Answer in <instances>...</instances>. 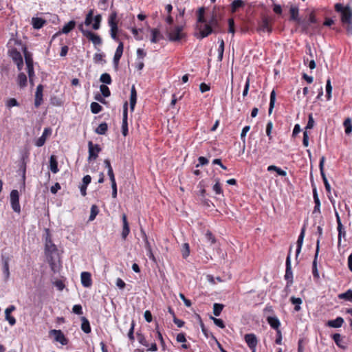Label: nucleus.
<instances>
[{
    "mask_svg": "<svg viewBox=\"0 0 352 352\" xmlns=\"http://www.w3.org/2000/svg\"><path fill=\"white\" fill-rule=\"evenodd\" d=\"M182 254L184 258H186L190 254V246L189 244L185 243L182 245Z\"/></svg>",
    "mask_w": 352,
    "mask_h": 352,
    "instance_id": "a18cd8bd",
    "label": "nucleus"
},
{
    "mask_svg": "<svg viewBox=\"0 0 352 352\" xmlns=\"http://www.w3.org/2000/svg\"><path fill=\"white\" fill-rule=\"evenodd\" d=\"M27 69H28L30 83L33 86L34 85L33 78L34 76V66L33 65L31 66V69H30V67H27Z\"/></svg>",
    "mask_w": 352,
    "mask_h": 352,
    "instance_id": "e2e57ef3",
    "label": "nucleus"
},
{
    "mask_svg": "<svg viewBox=\"0 0 352 352\" xmlns=\"http://www.w3.org/2000/svg\"><path fill=\"white\" fill-rule=\"evenodd\" d=\"M124 50V45L122 42H120L119 45L116 50L114 56H113V65L115 69L117 70L118 68L119 61L122 56Z\"/></svg>",
    "mask_w": 352,
    "mask_h": 352,
    "instance_id": "f8f14e48",
    "label": "nucleus"
},
{
    "mask_svg": "<svg viewBox=\"0 0 352 352\" xmlns=\"http://www.w3.org/2000/svg\"><path fill=\"white\" fill-rule=\"evenodd\" d=\"M101 20L102 16L100 14H97L96 16H95V17L94 18V23L92 25L93 29L96 30L100 28Z\"/></svg>",
    "mask_w": 352,
    "mask_h": 352,
    "instance_id": "8fccbe9b",
    "label": "nucleus"
},
{
    "mask_svg": "<svg viewBox=\"0 0 352 352\" xmlns=\"http://www.w3.org/2000/svg\"><path fill=\"white\" fill-rule=\"evenodd\" d=\"M307 340L301 338L298 340V352H305L307 345Z\"/></svg>",
    "mask_w": 352,
    "mask_h": 352,
    "instance_id": "ea45409f",
    "label": "nucleus"
},
{
    "mask_svg": "<svg viewBox=\"0 0 352 352\" xmlns=\"http://www.w3.org/2000/svg\"><path fill=\"white\" fill-rule=\"evenodd\" d=\"M27 69H28L30 83L33 86L34 85L33 78L34 76V66L33 65L31 66V69H30V67H27Z\"/></svg>",
    "mask_w": 352,
    "mask_h": 352,
    "instance_id": "680f3d73",
    "label": "nucleus"
},
{
    "mask_svg": "<svg viewBox=\"0 0 352 352\" xmlns=\"http://www.w3.org/2000/svg\"><path fill=\"white\" fill-rule=\"evenodd\" d=\"M93 15H94V10H90L89 11V12L87 13V14L86 15V18H85V24L86 25H90L92 21H93Z\"/></svg>",
    "mask_w": 352,
    "mask_h": 352,
    "instance_id": "13d9d810",
    "label": "nucleus"
},
{
    "mask_svg": "<svg viewBox=\"0 0 352 352\" xmlns=\"http://www.w3.org/2000/svg\"><path fill=\"white\" fill-rule=\"evenodd\" d=\"M346 134L349 135L352 131V122L351 118H346L343 123Z\"/></svg>",
    "mask_w": 352,
    "mask_h": 352,
    "instance_id": "4c0bfd02",
    "label": "nucleus"
},
{
    "mask_svg": "<svg viewBox=\"0 0 352 352\" xmlns=\"http://www.w3.org/2000/svg\"><path fill=\"white\" fill-rule=\"evenodd\" d=\"M89 148V160H96L98 157V153L100 152L101 148L98 144L94 145L91 141L88 142Z\"/></svg>",
    "mask_w": 352,
    "mask_h": 352,
    "instance_id": "9d476101",
    "label": "nucleus"
},
{
    "mask_svg": "<svg viewBox=\"0 0 352 352\" xmlns=\"http://www.w3.org/2000/svg\"><path fill=\"white\" fill-rule=\"evenodd\" d=\"M340 299L352 302V289H348L346 292L340 294L338 295Z\"/></svg>",
    "mask_w": 352,
    "mask_h": 352,
    "instance_id": "e433bc0d",
    "label": "nucleus"
},
{
    "mask_svg": "<svg viewBox=\"0 0 352 352\" xmlns=\"http://www.w3.org/2000/svg\"><path fill=\"white\" fill-rule=\"evenodd\" d=\"M290 12V19L296 21L298 24H301L302 21L300 18L298 17V8L295 6H292L289 9Z\"/></svg>",
    "mask_w": 352,
    "mask_h": 352,
    "instance_id": "412c9836",
    "label": "nucleus"
},
{
    "mask_svg": "<svg viewBox=\"0 0 352 352\" xmlns=\"http://www.w3.org/2000/svg\"><path fill=\"white\" fill-rule=\"evenodd\" d=\"M344 323V319L342 317H337L335 320H330L327 322V326L332 328H338L342 327Z\"/></svg>",
    "mask_w": 352,
    "mask_h": 352,
    "instance_id": "b1692460",
    "label": "nucleus"
},
{
    "mask_svg": "<svg viewBox=\"0 0 352 352\" xmlns=\"http://www.w3.org/2000/svg\"><path fill=\"white\" fill-rule=\"evenodd\" d=\"M151 43H156L160 39L163 38V36L161 34L160 30L157 28H153L151 30Z\"/></svg>",
    "mask_w": 352,
    "mask_h": 352,
    "instance_id": "a878e982",
    "label": "nucleus"
},
{
    "mask_svg": "<svg viewBox=\"0 0 352 352\" xmlns=\"http://www.w3.org/2000/svg\"><path fill=\"white\" fill-rule=\"evenodd\" d=\"M313 195H314V202L316 204L313 213H315L316 212H320V202L319 198L318 197L316 189L315 188L313 189Z\"/></svg>",
    "mask_w": 352,
    "mask_h": 352,
    "instance_id": "473e14b6",
    "label": "nucleus"
},
{
    "mask_svg": "<svg viewBox=\"0 0 352 352\" xmlns=\"http://www.w3.org/2000/svg\"><path fill=\"white\" fill-rule=\"evenodd\" d=\"M338 235V245L340 244L342 237L346 236V231L343 227V225H339L337 227Z\"/></svg>",
    "mask_w": 352,
    "mask_h": 352,
    "instance_id": "a19ab883",
    "label": "nucleus"
},
{
    "mask_svg": "<svg viewBox=\"0 0 352 352\" xmlns=\"http://www.w3.org/2000/svg\"><path fill=\"white\" fill-rule=\"evenodd\" d=\"M50 169L53 173L58 172V162L56 156L52 155L50 158Z\"/></svg>",
    "mask_w": 352,
    "mask_h": 352,
    "instance_id": "393cba45",
    "label": "nucleus"
},
{
    "mask_svg": "<svg viewBox=\"0 0 352 352\" xmlns=\"http://www.w3.org/2000/svg\"><path fill=\"white\" fill-rule=\"evenodd\" d=\"M141 233L142 234V236L144 238V243H145V248L147 252H151V250H152L151 248V245L148 240V238H147V236L145 233V232L144 231L143 229H141Z\"/></svg>",
    "mask_w": 352,
    "mask_h": 352,
    "instance_id": "6e6d98bb",
    "label": "nucleus"
},
{
    "mask_svg": "<svg viewBox=\"0 0 352 352\" xmlns=\"http://www.w3.org/2000/svg\"><path fill=\"white\" fill-rule=\"evenodd\" d=\"M335 10L340 14V19L343 25L352 23V10L349 6H343L340 3H337L334 6Z\"/></svg>",
    "mask_w": 352,
    "mask_h": 352,
    "instance_id": "7ed1b4c3",
    "label": "nucleus"
},
{
    "mask_svg": "<svg viewBox=\"0 0 352 352\" xmlns=\"http://www.w3.org/2000/svg\"><path fill=\"white\" fill-rule=\"evenodd\" d=\"M331 91H332V87L331 85V80H330V79H328L327 81V85H326V93H327V98L328 100H329L331 98Z\"/></svg>",
    "mask_w": 352,
    "mask_h": 352,
    "instance_id": "0e129e2a",
    "label": "nucleus"
},
{
    "mask_svg": "<svg viewBox=\"0 0 352 352\" xmlns=\"http://www.w3.org/2000/svg\"><path fill=\"white\" fill-rule=\"evenodd\" d=\"M210 319H212L213 320L214 323L219 327H220L221 329L225 328L224 322L221 319H218V318H214L212 316H210Z\"/></svg>",
    "mask_w": 352,
    "mask_h": 352,
    "instance_id": "69168bd1",
    "label": "nucleus"
},
{
    "mask_svg": "<svg viewBox=\"0 0 352 352\" xmlns=\"http://www.w3.org/2000/svg\"><path fill=\"white\" fill-rule=\"evenodd\" d=\"M291 250L292 247L289 248V254L287 255V259H286V270H285V278L287 281V286H290L293 283V274L292 271V266H291Z\"/></svg>",
    "mask_w": 352,
    "mask_h": 352,
    "instance_id": "423d86ee",
    "label": "nucleus"
},
{
    "mask_svg": "<svg viewBox=\"0 0 352 352\" xmlns=\"http://www.w3.org/2000/svg\"><path fill=\"white\" fill-rule=\"evenodd\" d=\"M258 30L264 32H271L272 28L270 26V19L268 17L264 16L262 18V20L258 25Z\"/></svg>",
    "mask_w": 352,
    "mask_h": 352,
    "instance_id": "ddd939ff",
    "label": "nucleus"
},
{
    "mask_svg": "<svg viewBox=\"0 0 352 352\" xmlns=\"http://www.w3.org/2000/svg\"><path fill=\"white\" fill-rule=\"evenodd\" d=\"M117 13L116 12H113L109 18V25L111 27V36L113 39L117 40V32H118V25H117Z\"/></svg>",
    "mask_w": 352,
    "mask_h": 352,
    "instance_id": "6e6552de",
    "label": "nucleus"
},
{
    "mask_svg": "<svg viewBox=\"0 0 352 352\" xmlns=\"http://www.w3.org/2000/svg\"><path fill=\"white\" fill-rule=\"evenodd\" d=\"M100 90L101 91L102 95L104 97H109L111 95V91L109 87L105 85H101L100 86Z\"/></svg>",
    "mask_w": 352,
    "mask_h": 352,
    "instance_id": "4d7b16f0",
    "label": "nucleus"
},
{
    "mask_svg": "<svg viewBox=\"0 0 352 352\" xmlns=\"http://www.w3.org/2000/svg\"><path fill=\"white\" fill-rule=\"evenodd\" d=\"M220 11L221 10L219 8L214 7L208 21V23L211 25V28L213 29L214 33L221 31L219 21L221 19L222 15Z\"/></svg>",
    "mask_w": 352,
    "mask_h": 352,
    "instance_id": "20e7f679",
    "label": "nucleus"
},
{
    "mask_svg": "<svg viewBox=\"0 0 352 352\" xmlns=\"http://www.w3.org/2000/svg\"><path fill=\"white\" fill-rule=\"evenodd\" d=\"M307 340L301 338L298 340V352H305L307 345Z\"/></svg>",
    "mask_w": 352,
    "mask_h": 352,
    "instance_id": "58836bf2",
    "label": "nucleus"
},
{
    "mask_svg": "<svg viewBox=\"0 0 352 352\" xmlns=\"http://www.w3.org/2000/svg\"><path fill=\"white\" fill-rule=\"evenodd\" d=\"M99 210L96 205H92L91 208V213L89 218V221H93L95 219L96 215L98 214Z\"/></svg>",
    "mask_w": 352,
    "mask_h": 352,
    "instance_id": "5fc2aeb1",
    "label": "nucleus"
},
{
    "mask_svg": "<svg viewBox=\"0 0 352 352\" xmlns=\"http://www.w3.org/2000/svg\"><path fill=\"white\" fill-rule=\"evenodd\" d=\"M49 333L50 336H54L56 342L60 343L62 345L67 344L68 340L60 330L52 329L50 331Z\"/></svg>",
    "mask_w": 352,
    "mask_h": 352,
    "instance_id": "1a4fd4ad",
    "label": "nucleus"
},
{
    "mask_svg": "<svg viewBox=\"0 0 352 352\" xmlns=\"http://www.w3.org/2000/svg\"><path fill=\"white\" fill-rule=\"evenodd\" d=\"M45 23V21L41 18H32V25L34 29H40Z\"/></svg>",
    "mask_w": 352,
    "mask_h": 352,
    "instance_id": "7c9ffc66",
    "label": "nucleus"
},
{
    "mask_svg": "<svg viewBox=\"0 0 352 352\" xmlns=\"http://www.w3.org/2000/svg\"><path fill=\"white\" fill-rule=\"evenodd\" d=\"M3 274L5 275L6 279L7 280L9 278L10 276V272H9V265H8V260L5 259L3 261Z\"/></svg>",
    "mask_w": 352,
    "mask_h": 352,
    "instance_id": "bf43d9fd",
    "label": "nucleus"
},
{
    "mask_svg": "<svg viewBox=\"0 0 352 352\" xmlns=\"http://www.w3.org/2000/svg\"><path fill=\"white\" fill-rule=\"evenodd\" d=\"M8 54L12 60L17 65L18 69L19 71L21 70L23 66V60L20 52L15 48H12L9 50Z\"/></svg>",
    "mask_w": 352,
    "mask_h": 352,
    "instance_id": "39448f33",
    "label": "nucleus"
},
{
    "mask_svg": "<svg viewBox=\"0 0 352 352\" xmlns=\"http://www.w3.org/2000/svg\"><path fill=\"white\" fill-rule=\"evenodd\" d=\"M127 111L128 103L126 102L123 106V118L122 124V133L124 136H126L128 133Z\"/></svg>",
    "mask_w": 352,
    "mask_h": 352,
    "instance_id": "9b49d317",
    "label": "nucleus"
},
{
    "mask_svg": "<svg viewBox=\"0 0 352 352\" xmlns=\"http://www.w3.org/2000/svg\"><path fill=\"white\" fill-rule=\"evenodd\" d=\"M22 50L24 53L25 60L27 67L31 68V66L33 65V59L32 58V54L28 52L25 46H22Z\"/></svg>",
    "mask_w": 352,
    "mask_h": 352,
    "instance_id": "cd10ccee",
    "label": "nucleus"
},
{
    "mask_svg": "<svg viewBox=\"0 0 352 352\" xmlns=\"http://www.w3.org/2000/svg\"><path fill=\"white\" fill-rule=\"evenodd\" d=\"M104 56V55L101 53L95 54L94 56V58H93L94 63H99L100 62H103L104 63L106 61L103 59Z\"/></svg>",
    "mask_w": 352,
    "mask_h": 352,
    "instance_id": "052dcab7",
    "label": "nucleus"
},
{
    "mask_svg": "<svg viewBox=\"0 0 352 352\" xmlns=\"http://www.w3.org/2000/svg\"><path fill=\"white\" fill-rule=\"evenodd\" d=\"M43 85H38L36 87L35 93L34 105L36 107H38L43 102Z\"/></svg>",
    "mask_w": 352,
    "mask_h": 352,
    "instance_id": "dca6fc26",
    "label": "nucleus"
},
{
    "mask_svg": "<svg viewBox=\"0 0 352 352\" xmlns=\"http://www.w3.org/2000/svg\"><path fill=\"white\" fill-rule=\"evenodd\" d=\"M244 3L242 0H234L232 3V12H234L239 8L242 7Z\"/></svg>",
    "mask_w": 352,
    "mask_h": 352,
    "instance_id": "603ef678",
    "label": "nucleus"
},
{
    "mask_svg": "<svg viewBox=\"0 0 352 352\" xmlns=\"http://www.w3.org/2000/svg\"><path fill=\"white\" fill-rule=\"evenodd\" d=\"M86 36L89 41H91L95 46L100 45L102 43V38L98 34L89 31L86 32Z\"/></svg>",
    "mask_w": 352,
    "mask_h": 352,
    "instance_id": "f3484780",
    "label": "nucleus"
},
{
    "mask_svg": "<svg viewBox=\"0 0 352 352\" xmlns=\"http://www.w3.org/2000/svg\"><path fill=\"white\" fill-rule=\"evenodd\" d=\"M45 254L52 271L56 272L60 267V254L56 245L52 242L49 230H46Z\"/></svg>",
    "mask_w": 352,
    "mask_h": 352,
    "instance_id": "f257e3e1",
    "label": "nucleus"
},
{
    "mask_svg": "<svg viewBox=\"0 0 352 352\" xmlns=\"http://www.w3.org/2000/svg\"><path fill=\"white\" fill-rule=\"evenodd\" d=\"M91 111L93 113L96 114L101 111L102 110V106L99 104L98 102H93L91 104Z\"/></svg>",
    "mask_w": 352,
    "mask_h": 352,
    "instance_id": "37998d69",
    "label": "nucleus"
},
{
    "mask_svg": "<svg viewBox=\"0 0 352 352\" xmlns=\"http://www.w3.org/2000/svg\"><path fill=\"white\" fill-rule=\"evenodd\" d=\"M137 102V91L135 90V86L133 85L131 89V95H130V109L131 111H133L135 109V106Z\"/></svg>",
    "mask_w": 352,
    "mask_h": 352,
    "instance_id": "5701e85b",
    "label": "nucleus"
},
{
    "mask_svg": "<svg viewBox=\"0 0 352 352\" xmlns=\"http://www.w3.org/2000/svg\"><path fill=\"white\" fill-rule=\"evenodd\" d=\"M123 228L122 231V238L125 240L130 232L129 225L127 221L126 215L123 214L122 216Z\"/></svg>",
    "mask_w": 352,
    "mask_h": 352,
    "instance_id": "a211bd4d",
    "label": "nucleus"
},
{
    "mask_svg": "<svg viewBox=\"0 0 352 352\" xmlns=\"http://www.w3.org/2000/svg\"><path fill=\"white\" fill-rule=\"evenodd\" d=\"M267 322L270 324L272 328L276 330V331L279 329V327L280 325L279 320L276 317L269 316L267 318Z\"/></svg>",
    "mask_w": 352,
    "mask_h": 352,
    "instance_id": "bb28decb",
    "label": "nucleus"
},
{
    "mask_svg": "<svg viewBox=\"0 0 352 352\" xmlns=\"http://www.w3.org/2000/svg\"><path fill=\"white\" fill-rule=\"evenodd\" d=\"M10 204L12 210L16 212H21V206L19 204V195L17 190H12L10 192Z\"/></svg>",
    "mask_w": 352,
    "mask_h": 352,
    "instance_id": "0eeeda50",
    "label": "nucleus"
},
{
    "mask_svg": "<svg viewBox=\"0 0 352 352\" xmlns=\"http://www.w3.org/2000/svg\"><path fill=\"white\" fill-rule=\"evenodd\" d=\"M76 25V22L74 21H70L67 24H65L62 28V33L68 34L70 32Z\"/></svg>",
    "mask_w": 352,
    "mask_h": 352,
    "instance_id": "c756f323",
    "label": "nucleus"
},
{
    "mask_svg": "<svg viewBox=\"0 0 352 352\" xmlns=\"http://www.w3.org/2000/svg\"><path fill=\"white\" fill-rule=\"evenodd\" d=\"M318 243H319V241H318L316 253L315 258H314V260L312 263V274H313L314 277L317 279L319 278V274H318V271L317 269V263H316V259H317V256H318V248H319Z\"/></svg>",
    "mask_w": 352,
    "mask_h": 352,
    "instance_id": "c85d7f7f",
    "label": "nucleus"
},
{
    "mask_svg": "<svg viewBox=\"0 0 352 352\" xmlns=\"http://www.w3.org/2000/svg\"><path fill=\"white\" fill-rule=\"evenodd\" d=\"M308 88L307 87H304L302 93H301L300 90H298L296 93V98L294 100L300 101V100L305 98L307 93Z\"/></svg>",
    "mask_w": 352,
    "mask_h": 352,
    "instance_id": "3c124183",
    "label": "nucleus"
},
{
    "mask_svg": "<svg viewBox=\"0 0 352 352\" xmlns=\"http://www.w3.org/2000/svg\"><path fill=\"white\" fill-rule=\"evenodd\" d=\"M306 226L304 225L302 228L301 232L298 236V239L296 242V258L298 259V255L301 251L302 245L303 243V239L305 234Z\"/></svg>",
    "mask_w": 352,
    "mask_h": 352,
    "instance_id": "4468645a",
    "label": "nucleus"
},
{
    "mask_svg": "<svg viewBox=\"0 0 352 352\" xmlns=\"http://www.w3.org/2000/svg\"><path fill=\"white\" fill-rule=\"evenodd\" d=\"M214 32L213 29L211 28V25H210L208 23H206L203 29H200V36L198 37L200 39H202L208 35H210L211 33Z\"/></svg>",
    "mask_w": 352,
    "mask_h": 352,
    "instance_id": "4be33fe9",
    "label": "nucleus"
},
{
    "mask_svg": "<svg viewBox=\"0 0 352 352\" xmlns=\"http://www.w3.org/2000/svg\"><path fill=\"white\" fill-rule=\"evenodd\" d=\"M100 80L107 85H110L112 82L111 76L107 73L102 74L100 76Z\"/></svg>",
    "mask_w": 352,
    "mask_h": 352,
    "instance_id": "c03bdc74",
    "label": "nucleus"
},
{
    "mask_svg": "<svg viewBox=\"0 0 352 352\" xmlns=\"http://www.w3.org/2000/svg\"><path fill=\"white\" fill-rule=\"evenodd\" d=\"M212 189L215 192L216 194H217V195L222 194V190H221V187L219 180H217L215 184L212 187Z\"/></svg>",
    "mask_w": 352,
    "mask_h": 352,
    "instance_id": "774afa93",
    "label": "nucleus"
},
{
    "mask_svg": "<svg viewBox=\"0 0 352 352\" xmlns=\"http://www.w3.org/2000/svg\"><path fill=\"white\" fill-rule=\"evenodd\" d=\"M108 129V125L106 122H102L96 129L95 132L100 135H104L106 133Z\"/></svg>",
    "mask_w": 352,
    "mask_h": 352,
    "instance_id": "f704fd0d",
    "label": "nucleus"
},
{
    "mask_svg": "<svg viewBox=\"0 0 352 352\" xmlns=\"http://www.w3.org/2000/svg\"><path fill=\"white\" fill-rule=\"evenodd\" d=\"M205 9L204 7L199 8L198 10V18L197 21L199 23H206V21L204 18Z\"/></svg>",
    "mask_w": 352,
    "mask_h": 352,
    "instance_id": "864d4df0",
    "label": "nucleus"
},
{
    "mask_svg": "<svg viewBox=\"0 0 352 352\" xmlns=\"http://www.w3.org/2000/svg\"><path fill=\"white\" fill-rule=\"evenodd\" d=\"M245 340L248 346L252 349L255 350L257 345V339L254 334L249 333L245 336Z\"/></svg>",
    "mask_w": 352,
    "mask_h": 352,
    "instance_id": "2eb2a0df",
    "label": "nucleus"
},
{
    "mask_svg": "<svg viewBox=\"0 0 352 352\" xmlns=\"http://www.w3.org/2000/svg\"><path fill=\"white\" fill-rule=\"evenodd\" d=\"M224 52V41L223 39L219 40V47L218 49V60L221 61L223 59Z\"/></svg>",
    "mask_w": 352,
    "mask_h": 352,
    "instance_id": "79ce46f5",
    "label": "nucleus"
},
{
    "mask_svg": "<svg viewBox=\"0 0 352 352\" xmlns=\"http://www.w3.org/2000/svg\"><path fill=\"white\" fill-rule=\"evenodd\" d=\"M324 162V157H321L320 161V173H321V175H322V180H323V182H324L326 190L327 192H329L330 190H331V186H330V184L328 182V180H327V177L325 176L324 170H323Z\"/></svg>",
    "mask_w": 352,
    "mask_h": 352,
    "instance_id": "aec40b11",
    "label": "nucleus"
},
{
    "mask_svg": "<svg viewBox=\"0 0 352 352\" xmlns=\"http://www.w3.org/2000/svg\"><path fill=\"white\" fill-rule=\"evenodd\" d=\"M168 39L171 42H179L186 37L183 25H174L166 28Z\"/></svg>",
    "mask_w": 352,
    "mask_h": 352,
    "instance_id": "f03ea898",
    "label": "nucleus"
},
{
    "mask_svg": "<svg viewBox=\"0 0 352 352\" xmlns=\"http://www.w3.org/2000/svg\"><path fill=\"white\" fill-rule=\"evenodd\" d=\"M18 85L21 87H24L27 85V76L24 73H20L17 78Z\"/></svg>",
    "mask_w": 352,
    "mask_h": 352,
    "instance_id": "c9c22d12",
    "label": "nucleus"
},
{
    "mask_svg": "<svg viewBox=\"0 0 352 352\" xmlns=\"http://www.w3.org/2000/svg\"><path fill=\"white\" fill-rule=\"evenodd\" d=\"M276 100V93L275 91L273 90L270 94V107H269V114L272 113L273 108L274 107V103Z\"/></svg>",
    "mask_w": 352,
    "mask_h": 352,
    "instance_id": "de8ad7c7",
    "label": "nucleus"
},
{
    "mask_svg": "<svg viewBox=\"0 0 352 352\" xmlns=\"http://www.w3.org/2000/svg\"><path fill=\"white\" fill-rule=\"evenodd\" d=\"M223 309V305L222 304L214 303L213 305V314L216 316H219L221 314Z\"/></svg>",
    "mask_w": 352,
    "mask_h": 352,
    "instance_id": "09e8293b",
    "label": "nucleus"
},
{
    "mask_svg": "<svg viewBox=\"0 0 352 352\" xmlns=\"http://www.w3.org/2000/svg\"><path fill=\"white\" fill-rule=\"evenodd\" d=\"M81 283L85 287H89L91 285V274L87 272H83L80 275Z\"/></svg>",
    "mask_w": 352,
    "mask_h": 352,
    "instance_id": "6ab92c4d",
    "label": "nucleus"
},
{
    "mask_svg": "<svg viewBox=\"0 0 352 352\" xmlns=\"http://www.w3.org/2000/svg\"><path fill=\"white\" fill-rule=\"evenodd\" d=\"M81 320H82V324H81L82 330L86 333H90L91 327H90V324H89V320L85 317H82Z\"/></svg>",
    "mask_w": 352,
    "mask_h": 352,
    "instance_id": "2f4dec72",
    "label": "nucleus"
},
{
    "mask_svg": "<svg viewBox=\"0 0 352 352\" xmlns=\"http://www.w3.org/2000/svg\"><path fill=\"white\" fill-rule=\"evenodd\" d=\"M332 338L338 346L345 349V346L342 344V338L340 333H334Z\"/></svg>",
    "mask_w": 352,
    "mask_h": 352,
    "instance_id": "72a5a7b5",
    "label": "nucleus"
},
{
    "mask_svg": "<svg viewBox=\"0 0 352 352\" xmlns=\"http://www.w3.org/2000/svg\"><path fill=\"white\" fill-rule=\"evenodd\" d=\"M5 318L11 326H13L16 324V319L10 314H5Z\"/></svg>",
    "mask_w": 352,
    "mask_h": 352,
    "instance_id": "338daca9",
    "label": "nucleus"
},
{
    "mask_svg": "<svg viewBox=\"0 0 352 352\" xmlns=\"http://www.w3.org/2000/svg\"><path fill=\"white\" fill-rule=\"evenodd\" d=\"M267 170H269V171L274 170L280 176H285L287 175V173L285 170L280 169V168H278L274 165H271V166H268Z\"/></svg>",
    "mask_w": 352,
    "mask_h": 352,
    "instance_id": "49530a36",
    "label": "nucleus"
}]
</instances>
